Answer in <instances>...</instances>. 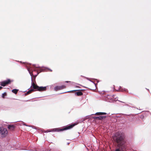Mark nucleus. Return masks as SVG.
Segmentation results:
<instances>
[{"instance_id":"412c9836","label":"nucleus","mask_w":151,"mask_h":151,"mask_svg":"<svg viewBox=\"0 0 151 151\" xmlns=\"http://www.w3.org/2000/svg\"><path fill=\"white\" fill-rule=\"evenodd\" d=\"M68 82V81H66L65 82Z\"/></svg>"},{"instance_id":"f03ea898","label":"nucleus","mask_w":151,"mask_h":151,"mask_svg":"<svg viewBox=\"0 0 151 151\" xmlns=\"http://www.w3.org/2000/svg\"><path fill=\"white\" fill-rule=\"evenodd\" d=\"M77 124V123H74L68 126H66L65 127L63 128L62 129H60L59 128L54 129L52 130V131L59 132L60 131H63L64 130L72 128Z\"/></svg>"},{"instance_id":"aec40b11","label":"nucleus","mask_w":151,"mask_h":151,"mask_svg":"<svg viewBox=\"0 0 151 151\" xmlns=\"http://www.w3.org/2000/svg\"><path fill=\"white\" fill-rule=\"evenodd\" d=\"M23 125H26L23 122Z\"/></svg>"},{"instance_id":"4468645a","label":"nucleus","mask_w":151,"mask_h":151,"mask_svg":"<svg viewBox=\"0 0 151 151\" xmlns=\"http://www.w3.org/2000/svg\"><path fill=\"white\" fill-rule=\"evenodd\" d=\"M59 88V87H55V90H57V89H60V88Z\"/></svg>"},{"instance_id":"7ed1b4c3","label":"nucleus","mask_w":151,"mask_h":151,"mask_svg":"<svg viewBox=\"0 0 151 151\" xmlns=\"http://www.w3.org/2000/svg\"><path fill=\"white\" fill-rule=\"evenodd\" d=\"M8 134V131L7 129L3 127H0V135L1 137H6Z\"/></svg>"},{"instance_id":"423d86ee","label":"nucleus","mask_w":151,"mask_h":151,"mask_svg":"<svg viewBox=\"0 0 151 151\" xmlns=\"http://www.w3.org/2000/svg\"><path fill=\"white\" fill-rule=\"evenodd\" d=\"M8 128L11 130H13L15 128V126L13 125H9L8 126Z\"/></svg>"},{"instance_id":"2eb2a0df","label":"nucleus","mask_w":151,"mask_h":151,"mask_svg":"<svg viewBox=\"0 0 151 151\" xmlns=\"http://www.w3.org/2000/svg\"><path fill=\"white\" fill-rule=\"evenodd\" d=\"M28 70L29 71V73L31 75V73H30V69H28Z\"/></svg>"},{"instance_id":"ddd939ff","label":"nucleus","mask_w":151,"mask_h":151,"mask_svg":"<svg viewBox=\"0 0 151 151\" xmlns=\"http://www.w3.org/2000/svg\"><path fill=\"white\" fill-rule=\"evenodd\" d=\"M113 98H114V100L113 99V100H114V101H116V98H115V96H113Z\"/></svg>"},{"instance_id":"a211bd4d","label":"nucleus","mask_w":151,"mask_h":151,"mask_svg":"<svg viewBox=\"0 0 151 151\" xmlns=\"http://www.w3.org/2000/svg\"><path fill=\"white\" fill-rule=\"evenodd\" d=\"M94 119H97L98 118V117H95L94 118Z\"/></svg>"},{"instance_id":"39448f33","label":"nucleus","mask_w":151,"mask_h":151,"mask_svg":"<svg viewBox=\"0 0 151 151\" xmlns=\"http://www.w3.org/2000/svg\"><path fill=\"white\" fill-rule=\"evenodd\" d=\"M10 82V81L9 80H7L6 81H5L2 82H1V85L3 86H5L6 84H8Z\"/></svg>"},{"instance_id":"1a4fd4ad","label":"nucleus","mask_w":151,"mask_h":151,"mask_svg":"<svg viewBox=\"0 0 151 151\" xmlns=\"http://www.w3.org/2000/svg\"><path fill=\"white\" fill-rule=\"evenodd\" d=\"M105 117L104 116H99L98 117V118L99 119H101L104 118Z\"/></svg>"},{"instance_id":"dca6fc26","label":"nucleus","mask_w":151,"mask_h":151,"mask_svg":"<svg viewBox=\"0 0 151 151\" xmlns=\"http://www.w3.org/2000/svg\"><path fill=\"white\" fill-rule=\"evenodd\" d=\"M65 88V86H62V88Z\"/></svg>"},{"instance_id":"6e6552de","label":"nucleus","mask_w":151,"mask_h":151,"mask_svg":"<svg viewBox=\"0 0 151 151\" xmlns=\"http://www.w3.org/2000/svg\"><path fill=\"white\" fill-rule=\"evenodd\" d=\"M78 96H80L82 95V93L80 91H79L76 93Z\"/></svg>"},{"instance_id":"6ab92c4d","label":"nucleus","mask_w":151,"mask_h":151,"mask_svg":"<svg viewBox=\"0 0 151 151\" xmlns=\"http://www.w3.org/2000/svg\"><path fill=\"white\" fill-rule=\"evenodd\" d=\"M2 88V87L0 86V89H1Z\"/></svg>"},{"instance_id":"0eeeda50","label":"nucleus","mask_w":151,"mask_h":151,"mask_svg":"<svg viewBox=\"0 0 151 151\" xmlns=\"http://www.w3.org/2000/svg\"><path fill=\"white\" fill-rule=\"evenodd\" d=\"M106 113L105 112H97L95 114V115H105L106 114Z\"/></svg>"},{"instance_id":"f8f14e48","label":"nucleus","mask_w":151,"mask_h":151,"mask_svg":"<svg viewBox=\"0 0 151 151\" xmlns=\"http://www.w3.org/2000/svg\"><path fill=\"white\" fill-rule=\"evenodd\" d=\"M6 95V93H4L2 94V97L4 98V96Z\"/></svg>"},{"instance_id":"f257e3e1","label":"nucleus","mask_w":151,"mask_h":151,"mask_svg":"<svg viewBox=\"0 0 151 151\" xmlns=\"http://www.w3.org/2000/svg\"><path fill=\"white\" fill-rule=\"evenodd\" d=\"M113 139L117 143L115 151H124L126 149L125 142L123 139L122 134L120 132H117L113 137Z\"/></svg>"},{"instance_id":"20e7f679","label":"nucleus","mask_w":151,"mask_h":151,"mask_svg":"<svg viewBox=\"0 0 151 151\" xmlns=\"http://www.w3.org/2000/svg\"><path fill=\"white\" fill-rule=\"evenodd\" d=\"M32 86L34 89H37V90L39 91H44L46 90L47 87H39L36 85L34 83H32Z\"/></svg>"},{"instance_id":"9b49d317","label":"nucleus","mask_w":151,"mask_h":151,"mask_svg":"<svg viewBox=\"0 0 151 151\" xmlns=\"http://www.w3.org/2000/svg\"><path fill=\"white\" fill-rule=\"evenodd\" d=\"M34 91L33 89H31L29 90V91H28V92H27V94H29L32 92V91Z\"/></svg>"},{"instance_id":"f3484780","label":"nucleus","mask_w":151,"mask_h":151,"mask_svg":"<svg viewBox=\"0 0 151 151\" xmlns=\"http://www.w3.org/2000/svg\"><path fill=\"white\" fill-rule=\"evenodd\" d=\"M75 91V90H73V91H69L68 92H73V91Z\"/></svg>"},{"instance_id":"9d476101","label":"nucleus","mask_w":151,"mask_h":151,"mask_svg":"<svg viewBox=\"0 0 151 151\" xmlns=\"http://www.w3.org/2000/svg\"><path fill=\"white\" fill-rule=\"evenodd\" d=\"M12 92L15 94H16L18 90L17 89H13L12 91Z\"/></svg>"}]
</instances>
